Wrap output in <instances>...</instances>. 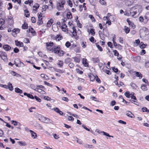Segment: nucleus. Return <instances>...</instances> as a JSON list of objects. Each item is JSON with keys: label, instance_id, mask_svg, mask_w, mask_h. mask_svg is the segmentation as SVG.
Masks as SVG:
<instances>
[{"label": "nucleus", "instance_id": "1", "mask_svg": "<svg viewBox=\"0 0 149 149\" xmlns=\"http://www.w3.org/2000/svg\"><path fill=\"white\" fill-rule=\"evenodd\" d=\"M141 8V6L139 5H136L131 8L130 10V16L133 17L137 13L139 12V10Z\"/></svg>", "mask_w": 149, "mask_h": 149}, {"label": "nucleus", "instance_id": "2", "mask_svg": "<svg viewBox=\"0 0 149 149\" xmlns=\"http://www.w3.org/2000/svg\"><path fill=\"white\" fill-rule=\"evenodd\" d=\"M53 50L51 51L52 52L58 54V55L60 56H63L64 54V52L62 50L61 51L60 47L58 46H54Z\"/></svg>", "mask_w": 149, "mask_h": 149}, {"label": "nucleus", "instance_id": "3", "mask_svg": "<svg viewBox=\"0 0 149 149\" xmlns=\"http://www.w3.org/2000/svg\"><path fill=\"white\" fill-rule=\"evenodd\" d=\"M46 48L48 51H53V49L54 46V44L52 42H48L45 43Z\"/></svg>", "mask_w": 149, "mask_h": 149}, {"label": "nucleus", "instance_id": "4", "mask_svg": "<svg viewBox=\"0 0 149 149\" xmlns=\"http://www.w3.org/2000/svg\"><path fill=\"white\" fill-rule=\"evenodd\" d=\"M122 3L127 6H130L136 3L137 0H120Z\"/></svg>", "mask_w": 149, "mask_h": 149}, {"label": "nucleus", "instance_id": "5", "mask_svg": "<svg viewBox=\"0 0 149 149\" xmlns=\"http://www.w3.org/2000/svg\"><path fill=\"white\" fill-rule=\"evenodd\" d=\"M134 93L133 92H132L130 93L129 91H127L125 93V95L127 98H131L132 99L134 100H136V97L134 95Z\"/></svg>", "mask_w": 149, "mask_h": 149}, {"label": "nucleus", "instance_id": "6", "mask_svg": "<svg viewBox=\"0 0 149 149\" xmlns=\"http://www.w3.org/2000/svg\"><path fill=\"white\" fill-rule=\"evenodd\" d=\"M39 120L42 122L48 123L50 122V120L48 118L43 116L41 115L39 116Z\"/></svg>", "mask_w": 149, "mask_h": 149}, {"label": "nucleus", "instance_id": "7", "mask_svg": "<svg viewBox=\"0 0 149 149\" xmlns=\"http://www.w3.org/2000/svg\"><path fill=\"white\" fill-rule=\"evenodd\" d=\"M33 85L31 84L30 86L33 89H34L36 91H37L42 94H45V92L43 90H42L41 88H38L35 87L34 86L33 87Z\"/></svg>", "mask_w": 149, "mask_h": 149}, {"label": "nucleus", "instance_id": "8", "mask_svg": "<svg viewBox=\"0 0 149 149\" xmlns=\"http://www.w3.org/2000/svg\"><path fill=\"white\" fill-rule=\"evenodd\" d=\"M51 36L52 38L58 41H60L63 38L62 36L60 34H57L56 36L52 35Z\"/></svg>", "mask_w": 149, "mask_h": 149}, {"label": "nucleus", "instance_id": "9", "mask_svg": "<svg viewBox=\"0 0 149 149\" xmlns=\"http://www.w3.org/2000/svg\"><path fill=\"white\" fill-rule=\"evenodd\" d=\"M0 56L4 60L7 59V55L3 51H0Z\"/></svg>", "mask_w": 149, "mask_h": 149}, {"label": "nucleus", "instance_id": "10", "mask_svg": "<svg viewBox=\"0 0 149 149\" xmlns=\"http://www.w3.org/2000/svg\"><path fill=\"white\" fill-rule=\"evenodd\" d=\"M20 31V29H15L12 31L13 36L15 37L16 36L17 34Z\"/></svg>", "mask_w": 149, "mask_h": 149}, {"label": "nucleus", "instance_id": "11", "mask_svg": "<svg viewBox=\"0 0 149 149\" xmlns=\"http://www.w3.org/2000/svg\"><path fill=\"white\" fill-rule=\"evenodd\" d=\"M15 42L16 46L19 47H21L23 46V43L22 42L18 41V40H15Z\"/></svg>", "mask_w": 149, "mask_h": 149}, {"label": "nucleus", "instance_id": "12", "mask_svg": "<svg viewBox=\"0 0 149 149\" xmlns=\"http://www.w3.org/2000/svg\"><path fill=\"white\" fill-rule=\"evenodd\" d=\"M127 21L129 25L130 26H131L132 28L133 29L135 28L136 26L131 21H130L129 19H127Z\"/></svg>", "mask_w": 149, "mask_h": 149}, {"label": "nucleus", "instance_id": "13", "mask_svg": "<svg viewBox=\"0 0 149 149\" xmlns=\"http://www.w3.org/2000/svg\"><path fill=\"white\" fill-rule=\"evenodd\" d=\"M62 26H61V29L62 31L64 32L68 31V29L66 24L62 23Z\"/></svg>", "mask_w": 149, "mask_h": 149}, {"label": "nucleus", "instance_id": "14", "mask_svg": "<svg viewBox=\"0 0 149 149\" xmlns=\"http://www.w3.org/2000/svg\"><path fill=\"white\" fill-rule=\"evenodd\" d=\"M125 113L126 115L130 117L131 118H134V115L130 111H126Z\"/></svg>", "mask_w": 149, "mask_h": 149}, {"label": "nucleus", "instance_id": "15", "mask_svg": "<svg viewBox=\"0 0 149 149\" xmlns=\"http://www.w3.org/2000/svg\"><path fill=\"white\" fill-rule=\"evenodd\" d=\"M29 131L31 134V137L34 139H36L37 137V134L36 133L31 130H30Z\"/></svg>", "mask_w": 149, "mask_h": 149}, {"label": "nucleus", "instance_id": "16", "mask_svg": "<svg viewBox=\"0 0 149 149\" xmlns=\"http://www.w3.org/2000/svg\"><path fill=\"white\" fill-rule=\"evenodd\" d=\"M64 5H61V4L57 5V8L58 10H63L64 9Z\"/></svg>", "mask_w": 149, "mask_h": 149}, {"label": "nucleus", "instance_id": "17", "mask_svg": "<svg viewBox=\"0 0 149 149\" xmlns=\"http://www.w3.org/2000/svg\"><path fill=\"white\" fill-rule=\"evenodd\" d=\"M144 31L145 35L148 34L149 33V31L148 29L145 27H143L140 30V32Z\"/></svg>", "mask_w": 149, "mask_h": 149}, {"label": "nucleus", "instance_id": "18", "mask_svg": "<svg viewBox=\"0 0 149 149\" xmlns=\"http://www.w3.org/2000/svg\"><path fill=\"white\" fill-rule=\"evenodd\" d=\"M144 17L145 19V23H147L149 20V13H146L145 14Z\"/></svg>", "mask_w": 149, "mask_h": 149}, {"label": "nucleus", "instance_id": "19", "mask_svg": "<svg viewBox=\"0 0 149 149\" xmlns=\"http://www.w3.org/2000/svg\"><path fill=\"white\" fill-rule=\"evenodd\" d=\"M94 31V29L92 28H90L89 29H88V32L89 33H90L91 35L93 36H94L95 34Z\"/></svg>", "mask_w": 149, "mask_h": 149}, {"label": "nucleus", "instance_id": "20", "mask_svg": "<svg viewBox=\"0 0 149 149\" xmlns=\"http://www.w3.org/2000/svg\"><path fill=\"white\" fill-rule=\"evenodd\" d=\"M87 60L86 58H83L82 60V63L85 67H88V64L87 62Z\"/></svg>", "mask_w": 149, "mask_h": 149}, {"label": "nucleus", "instance_id": "21", "mask_svg": "<svg viewBox=\"0 0 149 149\" xmlns=\"http://www.w3.org/2000/svg\"><path fill=\"white\" fill-rule=\"evenodd\" d=\"M3 48L5 50L8 51L10 49L11 47L9 45H5L3 46Z\"/></svg>", "mask_w": 149, "mask_h": 149}, {"label": "nucleus", "instance_id": "22", "mask_svg": "<svg viewBox=\"0 0 149 149\" xmlns=\"http://www.w3.org/2000/svg\"><path fill=\"white\" fill-rule=\"evenodd\" d=\"M79 56V57H75L73 58L74 59V61L76 62L79 63L80 62V58L81 56L80 54H78Z\"/></svg>", "mask_w": 149, "mask_h": 149}, {"label": "nucleus", "instance_id": "23", "mask_svg": "<svg viewBox=\"0 0 149 149\" xmlns=\"http://www.w3.org/2000/svg\"><path fill=\"white\" fill-rule=\"evenodd\" d=\"M17 143L21 146H24L26 145V143L24 141H19Z\"/></svg>", "mask_w": 149, "mask_h": 149}, {"label": "nucleus", "instance_id": "24", "mask_svg": "<svg viewBox=\"0 0 149 149\" xmlns=\"http://www.w3.org/2000/svg\"><path fill=\"white\" fill-rule=\"evenodd\" d=\"M91 60L94 63H98L100 61V60L98 58H92Z\"/></svg>", "mask_w": 149, "mask_h": 149}, {"label": "nucleus", "instance_id": "25", "mask_svg": "<svg viewBox=\"0 0 149 149\" xmlns=\"http://www.w3.org/2000/svg\"><path fill=\"white\" fill-rule=\"evenodd\" d=\"M66 17L68 19H71L72 18V16L71 12H67L66 15Z\"/></svg>", "mask_w": 149, "mask_h": 149}, {"label": "nucleus", "instance_id": "26", "mask_svg": "<svg viewBox=\"0 0 149 149\" xmlns=\"http://www.w3.org/2000/svg\"><path fill=\"white\" fill-rule=\"evenodd\" d=\"M15 92L17 93L21 94L23 92V91L22 90L17 87L15 88Z\"/></svg>", "mask_w": 149, "mask_h": 149}, {"label": "nucleus", "instance_id": "27", "mask_svg": "<svg viewBox=\"0 0 149 149\" xmlns=\"http://www.w3.org/2000/svg\"><path fill=\"white\" fill-rule=\"evenodd\" d=\"M147 86V85H145L144 84H142L141 86V89L143 91H147L148 90L146 86Z\"/></svg>", "mask_w": 149, "mask_h": 149}, {"label": "nucleus", "instance_id": "28", "mask_svg": "<svg viewBox=\"0 0 149 149\" xmlns=\"http://www.w3.org/2000/svg\"><path fill=\"white\" fill-rule=\"evenodd\" d=\"M72 36H75L77 35V33L76 31V30L75 29V27L73 26L72 28Z\"/></svg>", "mask_w": 149, "mask_h": 149}, {"label": "nucleus", "instance_id": "29", "mask_svg": "<svg viewBox=\"0 0 149 149\" xmlns=\"http://www.w3.org/2000/svg\"><path fill=\"white\" fill-rule=\"evenodd\" d=\"M53 22V20L52 19H50L49 20L47 23V27H49L51 26Z\"/></svg>", "mask_w": 149, "mask_h": 149}, {"label": "nucleus", "instance_id": "30", "mask_svg": "<svg viewBox=\"0 0 149 149\" xmlns=\"http://www.w3.org/2000/svg\"><path fill=\"white\" fill-rule=\"evenodd\" d=\"M43 23L42 18H38V20L37 22V24L38 25L42 24Z\"/></svg>", "mask_w": 149, "mask_h": 149}, {"label": "nucleus", "instance_id": "31", "mask_svg": "<svg viewBox=\"0 0 149 149\" xmlns=\"http://www.w3.org/2000/svg\"><path fill=\"white\" fill-rule=\"evenodd\" d=\"M8 88L11 91H12L13 89L12 84L10 83H9L8 84Z\"/></svg>", "mask_w": 149, "mask_h": 149}, {"label": "nucleus", "instance_id": "32", "mask_svg": "<svg viewBox=\"0 0 149 149\" xmlns=\"http://www.w3.org/2000/svg\"><path fill=\"white\" fill-rule=\"evenodd\" d=\"M11 123L12 124H13V125L14 126H17L18 125H20V123H19L16 121L13 120L11 121Z\"/></svg>", "mask_w": 149, "mask_h": 149}, {"label": "nucleus", "instance_id": "33", "mask_svg": "<svg viewBox=\"0 0 149 149\" xmlns=\"http://www.w3.org/2000/svg\"><path fill=\"white\" fill-rule=\"evenodd\" d=\"M29 32L32 33L33 36H35L36 35L35 31L32 28H31L30 29L29 28Z\"/></svg>", "mask_w": 149, "mask_h": 149}, {"label": "nucleus", "instance_id": "34", "mask_svg": "<svg viewBox=\"0 0 149 149\" xmlns=\"http://www.w3.org/2000/svg\"><path fill=\"white\" fill-rule=\"evenodd\" d=\"M139 21L143 23L144 24H145L146 23H145V19L142 16H140L139 17Z\"/></svg>", "mask_w": 149, "mask_h": 149}, {"label": "nucleus", "instance_id": "35", "mask_svg": "<svg viewBox=\"0 0 149 149\" xmlns=\"http://www.w3.org/2000/svg\"><path fill=\"white\" fill-rule=\"evenodd\" d=\"M72 61V59L70 58H67L65 60V63L66 64H68Z\"/></svg>", "mask_w": 149, "mask_h": 149}, {"label": "nucleus", "instance_id": "36", "mask_svg": "<svg viewBox=\"0 0 149 149\" xmlns=\"http://www.w3.org/2000/svg\"><path fill=\"white\" fill-rule=\"evenodd\" d=\"M136 76L141 79L142 77V75L141 73L137 72H136Z\"/></svg>", "mask_w": 149, "mask_h": 149}, {"label": "nucleus", "instance_id": "37", "mask_svg": "<svg viewBox=\"0 0 149 149\" xmlns=\"http://www.w3.org/2000/svg\"><path fill=\"white\" fill-rule=\"evenodd\" d=\"M124 30L126 33H128L130 31V29L128 27L126 26H125Z\"/></svg>", "mask_w": 149, "mask_h": 149}, {"label": "nucleus", "instance_id": "38", "mask_svg": "<svg viewBox=\"0 0 149 149\" xmlns=\"http://www.w3.org/2000/svg\"><path fill=\"white\" fill-rule=\"evenodd\" d=\"M96 75L92 74L90 76V78L91 81H93L96 78Z\"/></svg>", "mask_w": 149, "mask_h": 149}, {"label": "nucleus", "instance_id": "39", "mask_svg": "<svg viewBox=\"0 0 149 149\" xmlns=\"http://www.w3.org/2000/svg\"><path fill=\"white\" fill-rule=\"evenodd\" d=\"M39 6V5L38 4H36L34 6H33V10H36L38 8Z\"/></svg>", "mask_w": 149, "mask_h": 149}, {"label": "nucleus", "instance_id": "40", "mask_svg": "<svg viewBox=\"0 0 149 149\" xmlns=\"http://www.w3.org/2000/svg\"><path fill=\"white\" fill-rule=\"evenodd\" d=\"M146 45L145 44H144L143 42H141L139 44V46L141 49L144 48L146 46Z\"/></svg>", "mask_w": 149, "mask_h": 149}, {"label": "nucleus", "instance_id": "41", "mask_svg": "<svg viewBox=\"0 0 149 149\" xmlns=\"http://www.w3.org/2000/svg\"><path fill=\"white\" fill-rule=\"evenodd\" d=\"M65 3V0H60L57 4H61L62 5H64Z\"/></svg>", "mask_w": 149, "mask_h": 149}, {"label": "nucleus", "instance_id": "42", "mask_svg": "<svg viewBox=\"0 0 149 149\" xmlns=\"http://www.w3.org/2000/svg\"><path fill=\"white\" fill-rule=\"evenodd\" d=\"M99 2L102 5H107V3L104 0H99Z\"/></svg>", "mask_w": 149, "mask_h": 149}, {"label": "nucleus", "instance_id": "43", "mask_svg": "<svg viewBox=\"0 0 149 149\" xmlns=\"http://www.w3.org/2000/svg\"><path fill=\"white\" fill-rule=\"evenodd\" d=\"M28 27L27 24L25 23L22 26V29H27Z\"/></svg>", "mask_w": 149, "mask_h": 149}, {"label": "nucleus", "instance_id": "44", "mask_svg": "<svg viewBox=\"0 0 149 149\" xmlns=\"http://www.w3.org/2000/svg\"><path fill=\"white\" fill-rule=\"evenodd\" d=\"M58 65L60 67H62L63 65V62L62 61L58 60L57 63Z\"/></svg>", "mask_w": 149, "mask_h": 149}, {"label": "nucleus", "instance_id": "45", "mask_svg": "<svg viewBox=\"0 0 149 149\" xmlns=\"http://www.w3.org/2000/svg\"><path fill=\"white\" fill-rule=\"evenodd\" d=\"M74 51L76 53H80L81 52L80 48L79 47H76L74 49Z\"/></svg>", "mask_w": 149, "mask_h": 149}, {"label": "nucleus", "instance_id": "46", "mask_svg": "<svg viewBox=\"0 0 149 149\" xmlns=\"http://www.w3.org/2000/svg\"><path fill=\"white\" fill-rule=\"evenodd\" d=\"M76 139V141L79 144H81L82 143V141L80 139H79L77 137H75Z\"/></svg>", "mask_w": 149, "mask_h": 149}, {"label": "nucleus", "instance_id": "47", "mask_svg": "<svg viewBox=\"0 0 149 149\" xmlns=\"http://www.w3.org/2000/svg\"><path fill=\"white\" fill-rule=\"evenodd\" d=\"M89 17L91 19L92 22H95V19L92 15H89Z\"/></svg>", "mask_w": 149, "mask_h": 149}, {"label": "nucleus", "instance_id": "48", "mask_svg": "<svg viewBox=\"0 0 149 149\" xmlns=\"http://www.w3.org/2000/svg\"><path fill=\"white\" fill-rule=\"evenodd\" d=\"M117 86L119 87H120L121 86H125V85L121 81H120L119 83H118Z\"/></svg>", "mask_w": 149, "mask_h": 149}, {"label": "nucleus", "instance_id": "49", "mask_svg": "<svg viewBox=\"0 0 149 149\" xmlns=\"http://www.w3.org/2000/svg\"><path fill=\"white\" fill-rule=\"evenodd\" d=\"M24 12L25 13V16L26 17H28L29 16V14L28 13L29 11L27 10H24Z\"/></svg>", "mask_w": 149, "mask_h": 149}, {"label": "nucleus", "instance_id": "50", "mask_svg": "<svg viewBox=\"0 0 149 149\" xmlns=\"http://www.w3.org/2000/svg\"><path fill=\"white\" fill-rule=\"evenodd\" d=\"M102 133H103V134L104 135L106 136H109V137H113V136L110 135L109 134H108L106 132H104L103 131L102 132Z\"/></svg>", "mask_w": 149, "mask_h": 149}, {"label": "nucleus", "instance_id": "51", "mask_svg": "<svg viewBox=\"0 0 149 149\" xmlns=\"http://www.w3.org/2000/svg\"><path fill=\"white\" fill-rule=\"evenodd\" d=\"M86 43L85 42H83L81 44V46L83 48H86Z\"/></svg>", "mask_w": 149, "mask_h": 149}, {"label": "nucleus", "instance_id": "52", "mask_svg": "<svg viewBox=\"0 0 149 149\" xmlns=\"http://www.w3.org/2000/svg\"><path fill=\"white\" fill-rule=\"evenodd\" d=\"M40 76L41 77L45 79H47V76L44 74H41Z\"/></svg>", "mask_w": 149, "mask_h": 149}, {"label": "nucleus", "instance_id": "53", "mask_svg": "<svg viewBox=\"0 0 149 149\" xmlns=\"http://www.w3.org/2000/svg\"><path fill=\"white\" fill-rule=\"evenodd\" d=\"M65 45L67 48H68L70 46L71 43L69 41H67L65 43Z\"/></svg>", "mask_w": 149, "mask_h": 149}, {"label": "nucleus", "instance_id": "54", "mask_svg": "<svg viewBox=\"0 0 149 149\" xmlns=\"http://www.w3.org/2000/svg\"><path fill=\"white\" fill-rule=\"evenodd\" d=\"M62 19L63 21L62 23L66 24L67 23L66 21L68 20V19L67 17H64L63 19Z\"/></svg>", "mask_w": 149, "mask_h": 149}, {"label": "nucleus", "instance_id": "55", "mask_svg": "<svg viewBox=\"0 0 149 149\" xmlns=\"http://www.w3.org/2000/svg\"><path fill=\"white\" fill-rule=\"evenodd\" d=\"M130 85L133 89H136L137 87L136 84L134 83H131Z\"/></svg>", "mask_w": 149, "mask_h": 149}, {"label": "nucleus", "instance_id": "56", "mask_svg": "<svg viewBox=\"0 0 149 149\" xmlns=\"http://www.w3.org/2000/svg\"><path fill=\"white\" fill-rule=\"evenodd\" d=\"M4 24V20L2 19H0V25L1 26H2Z\"/></svg>", "mask_w": 149, "mask_h": 149}, {"label": "nucleus", "instance_id": "57", "mask_svg": "<svg viewBox=\"0 0 149 149\" xmlns=\"http://www.w3.org/2000/svg\"><path fill=\"white\" fill-rule=\"evenodd\" d=\"M33 3V1L31 0H29L28 1H26L25 2V3L26 4H29L31 6V3Z\"/></svg>", "mask_w": 149, "mask_h": 149}, {"label": "nucleus", "instance_id": "58", "mask_svg": "<svg viewBox=\"0 0 149 149\" xmlns=\"http://www.w3.org/2000/svg\"><path fill=\"white\" fill-rule=\"evenodd\" d=\"M67 3L69 6L71 7H72V1L70 0H68L67 1Z\"/></svg>", "mask_w": 149, "mask_h": 149}, {"label": "nucleus", "instance_id": "59", "mask_svg": "<svg viewBox=\"0 0 149 149\" xmlns=\"http://www.w3.org/2000/svg\"><path fill=\"white\" fill-rule=\"evenodd\" d=\"M43 98L44 100L47 101H50L51 100V98L47 96H44Z\"/></svg>", "mask_w": 149, "mask_h": 149}, {"label": "nucleus", "instance_id": "60", "mask_svg": "<svg viewBox=\"0 0 149 149\" xmlns=\"http://www.w3.org/2000/svg\"><path fill=\"white\" fill-rule=\"evenodd\" d=\"M23 41L25 43H29V42H30L29 40V39L28 38H25L24 39Z\"/></svg>", "mask_w": 149, "mask_h": 149}, {"label": "nucleus", "instance_id": "61", "mask_svg": "<svg viewBox=\"0 0 149 149\" xmlns=\"http://www.w3.org/2000/svg\"><path fill=\"white\" fill-rule=\"evenodd\" d=\"M142 81H143V82H145V83H146V85H147V86H148L149 85V84H148V81L146 79L143 78L142 79Z\"/></svg>", "mask_w": 149, "mask_h": 149}, {"label": "nucleus", "instance_id": "62", "mask_svg": "<svg viewBox=\"0 0 149 149\" xmlns=\"http://www.w3.org/2000/svg\"><path fill=\"white\" fill-rule=\"evenodd\" d=\"M68 119L69 120L73 121L74 120V118L71 116H69L68 117Z\"/></svg>", "mask_w": 149, "mask_h": 149}, {"label": "nucleus", "instance_id": "63", "mask_svg": "<svg viewBox=\"0 0 149 149\" xmlns=\"http://www.w3.org/2000/svg\"><path fill=\"white\" fill-rule=\"evenodd\" d=\"M118 40L119 41V42L121 44L123 43V39L120 37H119Z\"/></svg>", "mask_w": 149, "mask_h": 149}, {"label": "nucleus", "instance_id": "64", "mask_svg": "<svg viewBox=\"0 0 149 149\" xmlns=\"http://www.w3.org/2000/svg\"><path fill=\"white\" fill-rule=\"evenodd\" d=\"M99 90L101 92H103L104 91V88L103 86H101L99 88Z\"/></svg>", "mask_w": 149, "mask_h": 149}]
</instances>
